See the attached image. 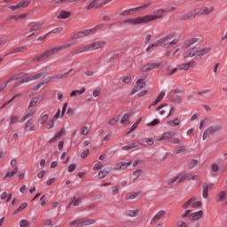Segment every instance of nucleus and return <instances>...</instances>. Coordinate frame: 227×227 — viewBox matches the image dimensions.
I'll list each match as a JSON object with an SVG mask.
<instances>
[{"label": "nucleus", "instance_id": "f257e3e1", "mask_svg": "<svg viewBox=\"0 0 227 227\" xmlns=\"http://www.w3.org/2000/svg\"><path fill=\"white\" fill-rule=\"evenodd\" d=\"M92 31H93V29H87V30H84L82 32H79V33L74 35L70 39L72 43H67L64 45H60L58 47L50 48V49L46 50L44 52L41 53L39 56L35 57L33 59L34 63H38L40 61H45V59L51 58V56H54V54L58 53V52H61L62 51H65L66 49L72 47V45H75V43H76L75 40H79V38H84V36H88V35H90Z\"/></svg>", "mask_w": 227, "mask_h": 227}, {"label": "nucleus", "instance_id": "f03ea898", "mask_svg": "<svg viewBox=\"0 0 227 227\" xmlns=\"http://www.w3.org/2000/svg\"><path fill=\"white\" fill-rule=\"evenodd\" d=\"M106 45V42L104 41H98L92 43L87 44L76 50L74 54H82V52H90L91 51H98V49H102Z\"/></svg>", "mask_w": 227, "mask_h": 227}, {"label": "nucleus", "instance_id": "7ed1b4c3", "mask_svg": "<svg viewBox=\"0 0 227 227\" xmlns=\"http://www.w3.org/2000/svg\"><path fill=\"white\" fill-rule=\"evenodd\" d=\"M47 74V71H41L37 73L36 74L28 76L27 78H24L22 80H20L15 85L14 88H17V86H20V84H24L25 82H31V81H38L41 77H43Z\"/></svg>", "mask_w": 227, "mask_h": 227}, {"label": "nucleus", "instance_id": "20e7f679", "mask_svg": "<svg viewBox=\"0 0 227 227\" xmlns=\"http://www.w3.org/2000/svg\"><path fill=\"white\" fill-rule=\"evenodd\" d=\"M154 14L152 15H146L145 17V22H152L153 20H157L159 19H164V13L166 12V9H157L153 12Z\"/></svg>", "mask_w": 227, "mask_h": 227}, {"label": "nucleus", "instance_id": "39448f33", "mask_svg": "<svg viewBox=\"0 0 227 227\" xmlns=\"http://www.w3.org/2000/svg\"><path fill=\"white\" fill-rule=\"evenodd\" d=\"M203 203L200 200H196V196H192L186 202L184 203L182 208H200Z\"/></svg>", "mask_w": 227, "mask_h": 227}, {"label": "nucleus", "instance_id": "423d86ee", "mask_svg": "<svg viewBox=\"0 0 227 227\" xmlns=\"http://www.w3.org/2000/svg\"><path fill=\"white\" fill-rule=\"evenodd\" d=\"M190 176L186 173H181L178 176L173 177L172 179L168 181V185H173L175 184H182V182L185 180H189Z\"/></svg>", "mask_w": 227, "mask_h": 227}, {"label": "nucleus", "instance_id": "0eeeda50", "mask_svg": "<svg viewBox=\"0 0 227 227\" xmlns=\"http://www.w3.org/2000/svg\"><path fill=\"white\" fill-rule=\"evenodd\" d=\"M221 130V125H213L208 127L203 133L202 139L205 141L207 137H210L212 134H215V132H219Z\"/></svg>", "mask_w": 227, "mask_h": 227}, {"label": "nucleus", "instance_id": "6e6552de", "mask_svg": "<svg viewBox=\"0 0 227 227\" xmlns=\"http://www.w3.org/2000/svg\"><path fill=\"white\" fill-rule=\"evenodd\" d=\"M215 10V8L214 6L198 7L197 9H195V14H197V15H210V13H212Z\"/></svg>", "mask_w": 227, "mask_h": 227}, {"label": "nucleus", "instance_id": "1a4fd4ad", "mask_svg": "<svg viewBox=\"0 0 227 227\" xmlns=\"http://www.w3.org/2000/svg\"><path fill=\"white\" fill-rule=\"evenodd\" d=\"M175 131H167L161 136L158 137L157 141H168V143H171V141L175 138Z\"/></svg>", "mask_w": 227, "mask_h": 227}, {"label": "nucleus", "instance_id": "9d476101", "mask_svg": "<svg viewBox=\"0 0 227 227\" xmlns=\"http://www.w3.org/2000/svg\"><path fill=\"white\" fill-rule=\"evenodd\" d=\"M148 6H152V3H147L136 8L125 10L122 12H121V15H122L123 17H127L130 14L131 12H138V10H146Z\"/></svg>", "mask_w": 227, "mask_h": 227}, {"label": "nucleus", "instance_id": "9b49d317", "mask_svg": "<svg viewBox=\"0 0 227 227\" xmlns=\"http://www.w3.org/2000/svg\"><path fill=\"white\" fill-rule=\"evenodd\" d=\"M124 24H131L133 26H137L138 24H146V19L145 16L134 19H128L124 20Z\"/></svg>", "mask_w": 227, "mask_h": 227}, {"label": "nucleus", "instance_id": "f8f14e48", "mask_svg": "<svg viewBox=\"0 0 227 227\" xmlns=\"http://www.w3.org/2000/svg\"><path fill=\"white\" fill-rule=\"evenodd\" d=\"M145 79H146V76H143L142 78H140L137 81V82H136L137 85L131 90V95H136V93H137V91H139L140 90H143V88H145Z\"/></svg>", "mask_w": 227, "mask_h": 227}, {"label": "nucleus", "instance_id": "ddd939ff", "mask_svg": "<svg viewBox=\"0 0 227 227\" xmlns=\"http://www.w3.org/2000/svg\"><path fill=\"white\" fill-rule=\"evenodd\" d=\"M102 6H106V1L105 0H93L87 6V10H91L93 8H100Z\"/></svg>", "mask_w": 227, "mask_h": 227}, {"label": "nucleus", "instance_id": "4468645a", "mask_svg": "<svg viewBox=\"0 0 227 227\" xmlns=\"http://www.w3.org/2000/svg\"><path fill=\"white\" fill-rule=\"evenodd\" d=\"M198 56V46H195L192 49H190L188 51H186L184 56L183 59H184V61H187L188 58H194V56Z\"/></svg>", "mask_w": 227, "mask_h": 227}, {"label": "nucleus", "instance_id": "2eb2a0df", "mask_svg": "<svg viewBox=\"0 0 227 227\" xmlns=\"http://www.w3.org/2000/svg\"><path fill=\"white\" fill-rule=\"evenodd\" d=\"M160 67V63H150L145 66H143L140 69L141 72H150V70H153L155 68H159Z\"/></svg>", "mask_w": 227, "mask_h": 227}, {"label": "nucleus", "instance_id": "dca6fc26", "mask_svg": "<svg viewBox=\"0 0 227 227\" xmlns=\"http://www.w3.org/2000/svg\"><path fill=\"white\" fill-rule=\"evenodd\" d=\"M197 65L195 60H191L190 62L182 64L179 66V70H191V68H194V67Z\"/></svg>", "mask_w": 227, "mask_h": 227}, {"label": "nucleus", "instance_id": "f3484780", "mask_svg": "<svg viewBox=\"0 0 227 227\" xmlns=\"http://www.w3.org/2000/svg\"><path fill=\"white\" fill-rule=\"evenodd\" d=\"M166 215L165 210H160L151 220V224H155V223H158Z\"/></svg>", "mask_w": 227, "mask_h": 227}, {"label": "nucleus", "instance_id": "a211bd4d", "mask_svg": "<svg viewBox=\"0 0 227 227\" xmlns=\"http://www.w3.org/2000/svg\"><path fill=\"white\" fill-rule=\"evenodd\" d=\"M131 164H132V161L119 162L114 166V169H116L117 171H123L124 169H127V168H129V166H130Z\"/></svg>", "mask_w": 227, "mask_h": 227}, {"label": "nucleus", "instance_id": "6ab92c4d", "mask_svg": "<svg viewBox=\"0 0 227 227\" xmlns=\"http://www.w3.org/2000/svg\"><path fill=\"white\" fill-rule=\"evenodd\" d=\"M211 51L212 49L210 47H206L203 49H200V47H197V56H199V58H203V56H207V54H209Z\"/></svg>", "mask_w": 227, "mask_h": 227}, {"label": "nucleus", "instance_id": "aec40b11", "mask_svg": "<svg viewBox=\"0 0 227 227\" xmlns=\"http://www.w3.org/2000/svg\"><path fill=\"white\" fill-rule=\"evenodd\" d=\"M203 217V211L200 210L194 213H192L189 216L188 219L190 221H199V219H201Z\"/></svg>", "mask_w": 227, "mask_h": 227}, {"label": "nucleus", "instance_id": "412c9836", "mask_svg": "<svg viewBox=\"0 0 227 227\" xmlns=\"http://www.w3.org/2000/svg\"><path fill=\"white\" fill-rule=\"evenodd\" d=\"M196 11L190 12L186 14L181 16V20H192V19H196Z\"/></svg>", "mask_w": 227, "mask_h": 227}, {"label": "nucleus", "instance_id": "4be33fe9", "mask_svg": "<svg viewBox=\"0 0 227 227\" xmlns=\"http://www.w3.org/2000/svg\"><path fill=\"white\" fill-rule=\"evenodd\" d=\"M97 223V220L95 219H87V218H82L81 219V224L82 226H91V224H95Z\"/></svg>", "mask_w": 227, "mask_h": 227}, {"label": "nucleus", "instance_id": "5701e85b", "mask_svg": "<svg viewBox=\"0 0 227 227\" xmlns=\"http://www.w3.org/2000/svg\"><path fill=\"white\" fill-rule=\"evenodd\" d=\"M141 211L139 209L128 210L124 213V215H126V217H137V215H139Z\"/></svg>", "mask_w": 227, "mask_h": 227}, {"label": "nucleus", "instance_id": "b1692460", "mask_svg": "<svg viewBox=\"0 0 227 227\" xmlns=\"http://www.w3.org/2000/svg\"><path fill=\"white\" fill-rule=\"evenodd\" d=\"M25 129H28L30 132H35V131H36V124H35V122H33L32 120H29L26 123Z\"/></svg>", "mask_w": 227, "mask_h": 227}, {"label": "nucleus", "instance_id": "393cba45", "mask_svg": "<svg viewBox=\"0 0 227 227\" xmlns=\"http://www.w3.org/2000/svg\"><path fill=\"white\" fill-rule=\"evenodd\" d=\"M17 79H19V76L14 75L12 76L6 82L2 83L0 85V93L4 90V88H6V86H8V84H10V82H13V81H17Z\"/></svg>", "mask_w": 227, "mask_h": 227}, {"label": "nucleus", "instance_id": "a878e982", "mask_svg": "<svg viewBox=\"0 0 227 227\" xmlns=\"http://www.w3.org/2000/svg\"><path fill=\"white\" fill-rule=\"evenodd\" d=\"M35 114H36V109L32 108L30 110H28L25 115L22 117L21 121H26V120H27V118H31V116H35Z\"/></svg>", "mask_w": 227, "mask_h": 227}, {"label": "nucleus", "instance_id": "bb28decb", "mask_svg": "<svg viewBox=\"0 0 227 227\" xmlns=\"http://www.w3.org/2000/svg\"><path fill=\"white\" fill-rule=\"evenodd\" d=\"M65 134V129H61L50 141L49 143H56V141L63 137Z\"/></svg>", "mask_w": 227, "mask_h": 227}, {"label": "nucleus", "instance_id": "cd10ccee", "mask_svg": "<svg viewBox=\"0 0 227 227\" xmlns=\"http://www.w3.org/2000/svg\"><path fill=\"white\" fill-rule=\"evenodd\" d=\"M197 42L198 39L196 38L186 41L183 45V51H187V49H189L191 45H194V43H197Z\"/></svg>", "mask_w": 227, "mask_h": 227}, {"label": "nucleus", "instance_id": "c85d7f7f", "mask_svg": "<svg viewBox=\"0 0 227 227\" xmlns=\"http://www.w3.org/2000/svg\"><path fill=\"white\" fill-rule=\"evenodd\" d=\"M36 106H40V96H37L30 99L28 107H36Z\"/></svg>", "mask_w": 227, "mask_h": 227}, {"label": "nucleus", "instance_id": "c756f323", "mask_svg": "<svg viewBox=\"0 0 227 227\" xmlns=\"http://www.w3.org/2000/svg\"><path fill=\"white\" fill-rule=\"evenodd\" d=\"M167 125H168V127H179L180 126V119L176 118V119L168 121Z\"/></svg>", "mask_w": 227, "mask_h": 227}, {"label": "nucleus", "instance_id": "7c9ffc66", "mask_svg": "<svg viewBox=\"0 0 227 227\" xmlns=\"http://www.w3.org/2000/svg\"><path fill=\"white\" fill-rule=\"evenodd\" d=\"M173 34H170L165 37H162L160 39H159L158 41V45L160 47V45H162V43H166V42H169V40H171V38H173Z\"/></svg>", "mask_w": 227, "mask_h": 227}, {"label": "nucleus", "instance_id": "2f4dec72", "mask_svg": "<svg viewBox=\"0 0 227 227\" xmlns=\"http://www.w3.org/2000/svg\"><path fill=\"white\" fill-rule=\"evenodd\" d=\"M157 111H160V114L161 116H164V114H166V113H168L169 111V107H168V105L165 104V105L160 106L157 108Z\"/></svg>", "mask_w": 227, "mask_h": 227}, {"label": "nucleus", "instance_id": "473e14b6", "mask_svg": "<svg viewBox=\"0 0 227 227\" xmlns=\"http://www.w3.org/2000/svg\"><path fill=\"white\" fill-rule=\"evenodd\" d=\"M226 198H227V191H221L216 197V201H224Z\"/></svg>", "mask_w": 227, "mask_h": 227}, {"label": "nucleus", "instance_id": "72a5a7b5", "mask_svg": "<svg viewBox=\"0 0 227 227\" xmlns=\"http://www.w3.org/2000/svg\"><path fill=\"white\" fill-rule=\"evenodd\" d=\"M129 118H130L129 114H124L121 119V125H129V123H130V121H129Z\"/></svg>", "mask_w": 227, "mask_h": 227}, {"label": "nucleus", "instance_id": "f704fd0d", "mask_svg": "<svg viewBox=\"0 0 227 227\" xmlns=\"http://www.w3.org/2000/svg\"><path fill=\"white\" fill-rule=\"evenodd\" d=\"M86 93V89L85 88H82V90H73L71 93H70V97H79V95H82Z\"/></svg>", "mask_w": 227, "mask_h": 227}, {"label": "nucleus", "instance_id": "c9c22d12", "mask_svg": "<svg viewBox=\"0 0 227 227\" xmlns=\"http://www.w3.org/2000/svg\"><path fill=\"white\" fill-rule=\"evenodd\" d=\"M137 146H139V144L131 143L128 145L122 146L121 150H124V151L133 150V148H137Z\"/></svg>", "mask_w": 227, "mask_h": 227}, {"label": "nucleus", "instance_id": "e433bc0d", "mask_svg": "<svg viewBox=\"0 0 227 227\" xmlns=\"http://www.w3.org/2000/svg\"><path fill=\"white\" fill-rule=\"evenodd\" d=\"M25 208H27V202H23L20 205L19 208H17L14 211V215H16V214H20V212H22V210H24Z\"/></svg>", "mask_w": 227, "mask_h": 227}, {"label": "nucleus", "instance_id": "4c0bfd02", "mask_svg": "<svg viewBox=\"0 0 227 227\" xmlns=\"http://www.w3.org/2000/svg\"><path fill=\"white\" fill-rule=\"evenodd\" d=\"M68 17H70V12L61 11L57 19H68Z\"/></svg>", "mask_w": 227, "mask_h": 227}, {"label": "nucleus", "instance_id": "58836bf2", "mask_svg": "<svg viewBox=\"0 0 227 227\" xmlns=\"http://www.w3.org/2000/svg\"><path fill=\"white\" fill-rule=\"evenodd\" d=\"M68 225L70 227H82V223H81V219H78V220H73L71 222L68 223Z\"/></svg>", "mask_w": 227, "mask_h": 227}, {"label": "nucleus", "instance_id": "ea45409f", "mask_svg": "<svg viewBox=\"0 0 227 227\" xmlns=\"http://www.w3.org/2000/svg\"><path fill=\"white\" fill-rule=\"evenodd\" d=\"M112 196H118L120 194V186L115 185L111 188Z\"/></svg>", "mask_w": 227, "mask_h": 227}, {"label": "nucleus", "instance_id": "a19ab883", "mask_svg": "<svg viewBox=\"0 0 227 227\" xmlns=\"http://www.w3.org/2000/svg\"><path fill=\"white\" fill-rule=\"evenodd\" d=\"M81 201H82L81 199H77L74 197L69 204V207L70 205H73V207H79L81 205Z\"/></svg>", "mask_w": 227, "mask_h": 227}, {"label": "nucleus", "instance_id": "79ce46f5", "mask_svg": "<svg viewBox=\"0 0 227 227\" xmlns=\"http://www.w3.org/2000/svg\"><path fill=\"white\" fill-rule=\"evenodd\" d=\"M107 175H109V171H107V170H101V171L98 172V174L96 176V178H99V179L106 178Z\"/></svg>", "mask_w": 227, "mask_h": 227}, {"label": "nucleus", "instance_id": "37998d69", "mask_svg": "<svg viewBox=\"0 0 227 227\" xmlns=\"http://www.w3.org/2000/svg\"><path fill=\"white\" fill-rule=\"evenodd\" d=\"M42 23L34 24L29 29L30 33H33V31H39V29L42 28Z\"/></svg>", "mask_w": 227, "mask_h": 227}, {"label": "nucleus", "instance_id": "c03bdc74", "mask_svg": "<svg viewBox=\"0 0 227 227\" xmlns=\"http://www.w3.org/2000/svg\"><path fill=\"white\" fill-rule=\"evenodd\" d=\"M17 173H19V170H17V168H13L12 172L8 171L5 174L4 180V178H12L14 175H17Z\"/></svg>", "mask_w": 227, "mask_h": 227}, {"label": "nucleus", "instance_id": "a18cd8bd", "mask_svg": "<svg viewBox=\"0 0 227 227\" xmlns=\"http://www.w3.org/2000/svg\"><path fill=\"white\" fill-rule=\"evenodd\" d=\"M178 43V39H174L170 43H167L163 45L164 49H169V47H173V45H176Z\"/></svg>", "mask_w": 227, "mask_h": 227}, {"label": "nucleus", "instance_id": "49530a36", "mask_svg": "<svg viewBox=\"0 0 227 227\" xmlns=\"http://www.w3.org/2000/svg\"><path fill=\"white\" fill-rule=\"evenodd\" d=\"M29 1L28 0H25L20 2V4H18V9L20 10V8H27V6H29Z\"/></svg>", "mask_w": 227, "mask_h": 227}, {"label": "nucleus", "instance_id": "de8ad7c7", "mask_svg": "<svg viewBox=\"0 0 227 227\" xmlns=\"http://www.w3.org/2000/svg\"><path fill=\"white\" fill-rule=\"evenodd\" d=\"M143 121L142 118L138 119V121H137L130 128V130L129 131V132H134V130H136V129L139 126V123H141V121Z\"/></svg>", "mask_w": 227, "mask_h": 227}, {"label": "nucleus", "instance_id": "09e8293b", "mask_svg": "<svg viewBox=\"0 0 227 227\" xmlns=\"http://www.w3.org/2000/svg\"><path fill=\"white\" fill-rule=\"evenodd\" d=\"M80 133L82 134V136H88V134H90V128L87 126H83Z\"/></svg>", "mask_w": 227, "mask_h": 227}, {"label": "nucleus", "instance_id": "8fccbe9b", "mask_svg": "<svg viewBox=\"0 0 227 227\" xmlns=\"http://www.w3.org/2000/svg\"><path fill=\"white\" fill-rule=\"evenodd\" d=\"M52 79H54V76H47L43 78L40 82L43 86V84H49V82L52 81Z\"/></svg>", "mask_w": 227, "mask_h": 227}, {"label": "nucleus", "instance_id": "3c124183", "mask_svg": "<svg viewBox=\"0 0 227 227\" xmlns=\"http://www.w3.org/2000/svg\"><path fill=\"white\" fill-rule=\"evenodd\" d=\"M47 120H49V114H45L44 115H43L41 117V119L39 120V123L41 125H43L45 123V121H47Z\"/></svg>", "mask_w": 227, "mask_h": 227}, {"label": "nucleus", "instance_id": "603ef678", "mask_svg": "<svg viewBox=\"0 0 227 227\" xmlns=\"http://www.w3.org/2000/svg\"><path fill=\"white\" fill-rule=\"evenodd\" d=\"M200 164V161L198 160H192L190 161V168L191 169L196 168V166H198Z\"/></svg>", "mask_w": 227, "mask_h": 227}, {"label": "nucleus", "instance_id": "864d4df0", "mask_svg": "<svg viewBox=\"0 0 227 227\" xmlns=\"http://www.w3.org/2000/svg\"><path fill=\"white\" fill-rule=\"evenodd\" d=\"M19 121V116L12 115L10 118V125H13V123H17Z\"/></svg>", "mask_w": 227, "mask_h": 227}, {"label": "nucleus", "instance_id": "5fc2aeb1", "mask_svg": "<svg viewBox=\"0 0 227 227\" xmlns=\"http://www.w3.org/2000/svg\"><path fill=\"white\" fill-rule=\"evenodd\" d=\"M203 189L212 191V189H214V184H203Z\"/></svg>", "mask_w": 227, "mask_h": 227}, {"label": "nucleus", "instance_id": "6e6d98bb", "mask_svg": "<svg viewBox=\"0 0 227 227\" xmlns=\"http://www.w3.org/2000/svg\"><path fill=\"white\" fill-rule=\"evenodd\" d=\"M20 227H29L30 223L27 220H20Z\"/></svg>", "mask_w": 227, "mask_h": 227}, {"label": "nucleus", "instance_id": "4d7b16f0", "mask_svg": "<svg viewBox=\"0 0 227 227\" xmlns=\"http://www.w3.org/2000/svg\"><path fill=\"white\" fill-rule=\"evenodd\" d=\"M118 117H114L112 118L109 122L108 125H111V127H114V125H116L118 123Z\"/></svg>", "mask_w": 227, "mask_h": 227}, {"label": "nucleus", "instance_id": "13d9d810", "mask_svg": "<svg viewBox=\"0 0 227 227\" xmlns=\"http://www.w3.org/2000/svg\"><path fill=\"white\" fill-rule=\"evenodd\" d=\"M102 168H104V164H102V162H98L94 165L93 169L98 171V169H102Z\"/></svg>", "mask_w": 227, "mask_h": 227}, {"label": "nucleus", "instance_id": "bf43d9fd", "mask_svg": "<svg viewBox=\"0 0 227 227\" xmlns=\"http://www.w3.org/2000/svg\"><path fill=\"white\" fill-rule=\"evenodd\" d=\"M11 166L13 168V169H17V171H19V167L17 166V159H12L11 160Z\"/></svg>", "mask_w": 227, "mask_h": 227}, {"label": "nucleus", "instance_id": "052dcab7", "mask_svg": "<svg viewBox=\"0 0 227 227\" xmlns=\"http://www.w3.org/2000/svg\"><path fill=\"white\" fill-rule=\"evenodd\" d=\"M140 175H143V169H137L133 173V176H135V178H139Z\"/></svg>", "mask_w": 227, "mask_h": 227}, {"label": "nucleus", "instance_id": "680f3d73", "mask_svg": "<svg viewBox=\"0 0 227 227\" xmlns=\"http://www.w3.org/2000/svg\"><path fill=\"white\" fill-rule=\"evenodd\" d=\"M67 107H68V103H65L62 107V111L60 114V118H63L65 116V111H67Z\"/></svg>", "mask_w": 227, "mask_h": 227}, {"label": "nucleus", "instance_id": "e2e57ef3", "mask_svg": "<svg viewBox=\"0 0 227 227\" xmlns=\"http://www.w3.org/2000/svg\"><path fill=\"white\" fill-rule=\"evenodd\" d=\"M52 127H54V119H51L50 121H48L46 128L47 129H52Z\"/></svg>", "mask_w": 227, "mask_h": 227}, {"label": "nucleus", "instance_id": "0e129e2a", "mask_svg": "<svg viewBox=\"0 0 227 227\" xmlns=\"http://www.w3.org/2000/svg\"><path fill=\"white\" fill-rule=\"evenodd\" d=\"M184 152H185V146L184 145H181L179 146L176 151V153H184Z\"/></svg>", "mask_w": 227, "mask_h": 227}, {"label": "nucleus", "instance_id": "69168bd1", "mask_svg": "<svg viewBox=\"0 0 227 227\" xmlns=\"http://www.w3.org/2000/svg\"><path fill=\"white\" fill-rule=\"evenodd\" d=\"M136 198H137V193H132V194H130V195H127L126 196V200H136Z\"/></svg>", "mask_w": 227, "mask_h": 227}, {"label": "nucleus", "instance_id": "338daca9", "mask_svg": "<svg viewBox=\"0 0 227 227\" xmlns=\"http://www.w3.org/2000/svg\"><path fill=\"white\" fill-rule=\"evenodd\" d=\"M60 207V204H59V201L58 200H54L52 203H51V208H58Z\"/></svg>", "mask_w": 227, "mask_h": 227}, {"label": "nucleus", "instance_id": "774afa93", "mask_svg": "<svg viewBox=\"0 0 227 227\" xmlns=\"http://www.w3.org/2000/svg\"><path fill=\"white\" fill-rule=\"evenodd\" d=\"M177 227H189V225H187V223H185L184 221H178Z\"/></svg>", "mask_w": 227, "mask_h": 227}]
</instances>
